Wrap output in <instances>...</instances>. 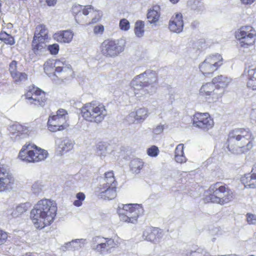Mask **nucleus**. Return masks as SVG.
I'll use <instances>...</instances> for the list:
<instances>
[{
	"label": "nucleus",
	"instance_id": "f257e3e1",
	"mask_svg": "<svg viewBox=\"0 0 256 256\" xmlns=\"http://www.w3.org/2000/svg\"><path fill=\"white\" fill-rule=\"evenodd\" d=\"M56 211L55 202L46 198L39 200L30 212L31 218L36 228L42 229L50 225L54 221Z\"/></svg>",
	"mask_w": 256,
	"mask_h": 256
},
{
	"label": "nucleus",
	"instance_id": "f03ea898",
	"mask_svg": "<svg viewBox=\"0 0 256 256\" xmlns=\"http://www.w3.org/2000/svg\"><path fill=\"white\" fill-rule=\"evenodd\" d=\"M252 136L248 128H236L231 130L227 140L228 150L236 154L246 152L252 148Z\"/></svg>",
	"mask_w": 256,
	"mask_h": 256
},
{
	"label": "nucleus",
	"instance_id": "7ed1b4c3",
	"mask_svg": "<svg viewBox=\"0 0 256 256\" xmlns=\"http://www.w3.org/2000/svg\"><path fill=\"white\" fill-rule=\"evenodd\" d=\"M157 80L156 72L150 70L136 76L131 82L134 94L140 97L154 93L156 90Z\"/></svg>",
	"mask_w": 256,
	"mask_h": 256
},
{
	"label": "nucleus",
	"instance_id": "20e7f679",
	"mask_svg": "<svg viewBox=\"0 0 256 256\" xmlns=\"http://www.w3.org/2000/svg\"><path fill=\"white\" fill-rule=\"evenodd\" d=\"M84 118L90 122L100 123L107 115L105 106L96 101H92L84 105L81 108Z\"/></svg>",
	"mask_w": 256,
	"mask_h": 256
},
{
	"label": "nucleus",
	"instance_id": "39448f33",
	"mask_svg": "<svg viewBox=\"0 0 256 256\" xmlns=\"http://www.w3.org/2000/svg\"><path fill=\"white\" fill-rule=\"evenodd\" d=\"M208 198L212 202L224 205L232 202L234 198V192L226 185L216 182L209 189Z\"/></svg>",
	"mask_w": 256,
	"mask_h": 256
},
{
	"label": "nucleus",
	"instance_id": "423d86ee",
	"mask_svg": "<svg viewBox=\"0 0 256 256\" xmlns=\"http://www.w3.org/2000/svg\"><path fill=\"white\" fill-rule=\"evenodd\" d=\"M48 156L46 150L34 144L26 143L19 152L18 157L26 163H36L44 160Z\"/></svg>",
	"mask_w": 256,
	"mask_h": 256
},
{
	"label": "nucleus",
	"instance_id": "0eeeda50",
	"mask_svg": "<svg viewBox=\"0 0 256 256\" xmlns=\"http://www.w3.org/2000/svg\"><path fill=\"white\" fill-rule=\"evenodd\" d=\"M68 114L64 109H60L56 112V115L50 116L48 122V128L49 130L55 132L66 128L68 124L67 120Z\"/></svg>",
	"mask_w": 256,
	"mask_h": 256
},
{
	"label": "nucleus",
	"instance_id": "6e6552de",
	"mask_svg": "<svg viewBox=\"0 0 256 256\" xmlns=\"http://www.w3.org/2000/svg\"><path fill=\"white\" fill-rule=\"evenodd\" d=\"M222 60L220 54L209 56L200 64L199 68L204 76H209L222 64Z\"/></svg>",
	"mask_w": 256,
	"mask_h": 256
},
{
	"label": "nucleus",
	"instance_id": "1a4fd4ad",
	"mask_svg": "<svg viewBox=\"0 0 256 256\" xmlns=\"http://www.w3.org/2000/svg\"><path fill=\"white\" fill-rule=\"evenodd\" d=\"M124 42L122 40H105L101 44L100 51L105 56L112 58L118 56L124 49Z\"/></svg>",
	"mask_w": 256,
	"mask_h": 256
},
{
	"label": "nucleus",
	"instance_id": "9d476101",
	"mask_svg": "<svg viewBox=\"0 0 256 256\" xmlns=\"http://www.w3.org/2000/svg\"><path fill=\"white\" fill-rule=\"evenodd\" d=\"M9 136L14 142L20 143L24 139L27 138L31 131L30 128L16 123L9 126Z\"/></svg>",
	"mask_w": 256,
	"mask_h": 256
},
{
	"label": "nucleus",
	"instance_id": "9b49d317",
	"mask_svg": "<svg viewBox=\"0 0 256 256\" xmlns=\"http://www.w3.org/2000/svg\"><path fill=\"white\" fill-rule=\"evenodd\" d=\"M192 125L204 132H207L213 128L214 122L208 113L196 112L193 116Z\"/></svg>",
	"mask_w": 256,
	"mask_h": 256
},
{
	"label": "nucleus",
	"instance_id": "f8f14e48",
	"mask_svg": "<svg viewBox=\"0 0 256 256\" xmlns=\"http://www.w3.org/2000/svg\"><path fill=\"white\" fill-rule=\"evenodd\" d=\"M236 37L240 40L242 45H251L254 43L256 32L250 26H242L236 32Z\"/></svg>",
	"mask_w": 256,
	"mask_h": 256
},
{
	"label": "nucleus",
	"instance_id": "ddd939ff",
	"mask_svg": "<svg viewBox=\"0 0 256 256\" xmlns=\"http://www.w3.org/2000/svg\"><path fill=\"white\" fill-rule=\"evenodd\" d=\"M26 98L30 104L44 106L46 100V94L40 89L32 86L30 87L28 90L25 94Z\"/></svg>",
	"mask_w": 256,
	"mask_h": 256
},
{
	"label": "nucleus",
	"instance_id": "4468645a",
	"mask_svg": "<svg viewBox=\"0 0 256 256\" xmlns=\"http://www.w3.org/2000/svg\"><path fill=\"white\" fill-rule=\"evenodd\" d=\"M218 93L216 87L212 82L203 84L200 90V94L206 96L210 102H216L222 97L220 94H218Z\"/></svg>",
	"mask_w": 256,
	"mask_h": 256
},
{
	"label": "nucleus",
	"instance_id": "2eb2a0df",
	"mask_svg": "<svg viewBox=\"0 0 256 256\" xmlns=\"http://www.w3.org/2000/svg\"><path fill=\"white\" fill-rule=\"evenodd\" d=\"M134 206L135 208H131L130 210H117L120 220L133 224L137 221L138 218L142 212V208L140 204H135Z\"/></svg>",
	"mask_w": 256,
	"mask_h": 256
},
{
	"label": "nucleus",
	"instance_id": "dca6fc26",
	"mask_svg": "<svg viewBox=\"0 0 256 256\" xmlns=\"http://www.w3.org/2000/svg\"><path fill=\"white\" fill-rule=\"evenodd\" d=\"M55 68V75L58 77L66 79L73 74L71 66L66 61L56 60L54 66Z\"/></svg>",
	"mask_w": 256,
	"mask_h": 256
},
{
	"label": "nucleus",
	"instance_id": "f3484780",
	"mask_svg": "<svg viewBox=\"0 0 256 256\" xmlns=\"http://www.w3.org/2000/svg\"><path fill=\"white\" fill-rule=\"evenodd\" d=\"M13 182V178L8 170L3 165L0 164V192L10 188Z\"/></svg>",
	"mask_w": 256,
	"mask_h": 256
},
{
	"label": "nucleus",
	"instance_id": "a211bd4d",
	"mask_svg": "<svg viewBox=\"0 0 256 256\" xmlns=\"http://www.w3.org/2000/svg\"><path fill=\"white\" fill-rule=\"evenodd\" d=\"M168 28L170 32L176 34L181 32L184 28V22L181 14H176L169 22Z\"/></svg>",
	"mask_w": 256,
	"mask_h": 256
},
{
	"label": "nucleus",
	"instance_id": "6ab92c4d",
	"mask_svg": "<svg viewBox=\"0 0 256 256\" xmlns=\"http://www.w3.org/2000/svg\"><path fill=\"white\" fill-rule=\"evenodd\" d=\"M212 82L218 89L219 92L218 94H220L222 96L225 92V88L230 82L231 79L226 76L220 75L214 78Z\"/></svg>",
	"mask_w": 256,
	"mask_h": 256
},
{
	"label": "nucleus",
	"instance_id": "aec40b11",
	"mask_svg": "<svg viewBox=\"0 0 256 256\" xmlns=\"http://www.w3.org/2000/svg\"><path fill=\"white\" fill-rule=\"evenodd\" d=\"M244 76L247 78V86L252 90H256V67L248 66L244 68Z\"/></svg>",
	"mask_w": 256,
	"mask_h": 256
},
{
	"label": "nucleus",
	"instance_id": "412c9836",
	"mask_svg": "<svg viewBox=\"0 0 256 256\" xmlns=\"http://www.w3.org/2000/svg\"><path fill=\"white\" fill-rule=\"evenodd\" d=\"M162 236L160 230L158 228H147L143 232L142 237L144 240L155 242H158Z\"/></svg>",
	"mask_w": 256,
	"mask_h": 256
},
{
	"label": "nucleus",
	"instance_id": "4be33fe9",
	"mask_svg": "<svg viewBox=\"0 0 256 256\" xmlns=\"http://www.w3.org/2000/svg\"><path fill=\"white\" fill-rule=\"evenodd\" d=\"M241 181L246 188H256V164L252 167L250 173L242 177Z\"/></svg>",
	"mask_w": 256,
	"mask_h": 256
},
{
	"label": "nucleus",
	"instance_id": "5701e85b",
	"mask_svg": "<svg viewBox=\"0 0 256 256\" xmlns=\"http://www.w3.org/2000/svg\"><path fill=\"white\" fill-rule=\"evenodd\" d=\"M116 186H100L98 196L104 200H112L116 196Z\"/></svg>",
	"mask_w": 256,
	"mask_h": 256
},
{
	"label": "nucleus",
	"instance_id": "b1692460",
	"mask_svg": "<svg viewBox=\"0 0 256 256\" xmlns=\"http://www.w3.org/2000/svg\"><path fill=\"white\" fill-rule=\"evenodd\" d=\"M115 244L114 240L104 238V240L100 242V244H98L96 246H92V247L94 250L98 252L103 254L104 252H108L112 248H114Z\"/></svg>",
	"mask_w": 256,
	"mask_h": 256
},
{
	"label": "nucleus",
	"instance_id": "393cba45",
	"mask_svg": "<svg viewBox=\"0 0 256 256\" xmlns=\"http://www.w3.org/2000/svg\"><path fill=\"white\" fill-rule=\"evenodd\" d=\"M82 12L84 16L90 14L94 16L91 22H90V24H94L98 22L102 16V12L100 10H94V8L91 5L82 6Z\"/></svg>",
	"mask_w": 256,
	"mask_h": 256
},
{
	"label": "nucleus",
	"instance_id": "a878e982",
	"mask_svg": "<svg viewBox=\"0 0 256 256\" xmlns=\"http://www.w3.org/2000/svg\"><path fill=\"white\" fill-rule=\"evenodd\" d=\"M86 242V239L84 238L74 240L62 246L61 250L63 251L78 250L84 246Z\"/></svg>",
	"mask_w": 256,
	"mask_h": 256
},
{
	"label": "nucleus",
	"instance_id": "bb28decb",
	"mask_svg": "<svg viewBox=\"0 0 256 256\" xmlns=\"http://www.w3.org/2000/svg\"><path fill=\"white\" fill-rule=\"evenodd\" d=\"M72 38L73 34L70 30L61 31L54 34V39L60 42L69 43Z\"/></svg>",
	"mask_w": 256,
	"mask_h": 256
},
{
	"label": "nucleus",
	"instance_id": "cd10ccee",
	"mask_svg": "<svg viewBox=\"0 0 256 256\" xmlns=\"http://www.w3.org/2000/svg\"><path fill=\"white\" fill-rule=\"evenodd\" d=\"M48 30L44 24H39L36 27L34 38L40 42H45L48 38Z\"/></svg>",
	"mask_w": 256,
	"mask_h": 256
},
{
	"label": "nucleus",
	"instance_id": "c85d7f7f",
	"mask_svg": "<svg viewBox=\"0 0 256 256\" xmlns=\"http://www.w3.org/2000/svg\"><path fill=\"white\" fill-rule=\"evenodd\" d=\"M45 42H40L34 38L32 42V50L34 52L36 55H40L46 51Z\"/></svg>",
	"mask_w": 256,
	"mask_h": 256
},
{
	"label": "nucleus",
	"instance_id": "c756f323",
	"mask_svg": "<svg viewBox=\"0 0 256 256\" xmlns=\"http://www.w3.org/2000/svg\"><path fill=\"white\" fill-rule=\"evenodd\" d=\"M57 142L58 144V150L60 153L70 150L74 146L72 142L66 138L64 140H60L59 142Z\"/></svg>",
	"mask_w": 256,
	"mask_h": 256
},
{
	"label": "nucleus",
	"instance_id": "7c9ffc66",
	"mask_svg": "<svg viewBox=\"0 0 256 256\" xmlns=\"http://www.w3.org/2000/svg\"><path fill=\"white\" fill-rule=\"evenodd\" d=\"M160 9L159 6H155L152 9L148 10L147 14V18L150 24L155 23L158 21L160 16Z\"/></svg>",
	"mask_w": 256,
	"mask_h": 256
},
{
	"label": "nucleus",
	"instance_id": "2f4dec72",
	"mask_svg": "<svg viewBox=\"0 0 256 256\" xmlns=\"http://www.w3.org/2000/svg\"><path fill=\"white\" fill-rule=\"evenodd\" d=\"M201 0H190L188 4L195 13L200 14L204 10V4L200 2Z\"/></svg>",
	"mask_w": 256,
	"mask_h": 256
},
{
	"label": "nucleus",
	"instance_id": "473e14b6",
	"mask_svg": "<svg viewBox=\"0 0 256 256\" xmlns=\"http://www.w3.org/2000/svg\"><path fill=\"white\" fill-rule=\"evenodd\" d=\"M117 182L114 176V174L112 171L108 172L105 173L104 179V183L100 186H116Z\"/></svg>",
	"mask_w": 256,
	"mask_h": 256
},
{
	"label": "nucleus",
	"instance_id": "72a5a7b5",
	"mask_svg": "<svg viewBox=\"0 0 256 256\" xmlns=\"http://www.w3.org/2000/svg\"><path fill=\"white\" fill-rule=\"evenodd\" d=\"M175 160L177 162L182 163L186 162V158L184 156V144H179L175 150Z\"/></svg>",
	"mask_w": 256,
	"mask_h": 256
},
{
	"label": "nucleus",
	"instance_id": "f704fd0d",
	"mask_svg": "<svg viewBox=\"0 0 256 256\" xmlns=\"http://www.w3.org/2000/svg\"><path fill=\"white\" fill-rule=\"evenodd\" d=\"M134 113L136 116V121L138 123L142 122L149 114L148 109L144 108L138 109Z\"/></svg>",
	"mask_w": 256,
	"mask_h": 256
},
{
	"label": "nucleus",
	"instance_id": "c9c22d12",
	"mask_svg": "<svg viewBox=\"0 0 256 256\" xmlns=\"http://www.w3.org/2000/svg\"><path fill=\"white\" fill-rule=\"evenodd\" d=\"M144 166V162L139 158H134L130 164V170L135 174H138Z\"/></svg>",
	"mask_w": 256,
	"mask_h": 256
},
{
	"label": "nucleus",
	"instance_id": "e433bc0d",
	"mask_svg": "<svg viewBox=\"0 0 256 256\" xmlns=\"http://www.w3.org/2000/svg\"><path fill=\"white\" fill-rule=\"evenodd\" d=\"M144 23L143 21L138 20L135 23L134 34L138 38L142 37L144 34Z\"/></svg>",
	"mask_w": 256,
	"mask_h": 256
},
{
	"label": "nucleus",
	"instance_id": "4c0bfd02",
	"mask_svg": "<svg viewBox=\"0 0 256 256\" xmlns=\"http://www.w3.org/2000/svg\"><path fill=\"white\" fill-rule=\"evenodd\" d=\"M0 40L7 44L13 45L15 43L14 37L4 32L0 33Z\"/></svg>",
	"mask_w": 256,
	"mask_h": 256
},
{
	"label": "nucleus",
	"instance_id": "58836bf2",
	"mask_svg": "<svg viewBox=\"0 0 256 256\" xmlns=\"http://www.w3.org/2000/svg\"><path fill=\"white\" fill-rule=\"evenodd\" d=\"M26 204H20L13 210L11 212V215L13 218H16L26 212Z\"/></svg>",
	"mask_w": 256,
	"mask_h": 256
},
{
	"label": "nucleus",
	"instance_id": "ea45409f",
	"mask_svg": "<svg viewBox=\"0 0 256 256\" xmlns=\"http://www.w3.org/2000/svg\"><path fill=\"white\" fill-rule=\"evenodd\" d=\"M82 9V6L80 4H74L72 8V12L74 16L75 20L78 24L80 22L79 20V16L81 15Z\"/></svg>",
	"mask_w": 256,
	"mask_h": 256
},
{
	"label": "nucleus",
	"instance_id": "a19ab883",
	"mask_svg": "<svg viewBox=\"0 0 256 256\" xmlns=\"http://www.w3.org/2000/svg\"><path fill=\"white\" fill-rule=\"evenodd\" d=\"M186 256H210V254L204 250L198 248L196 250L188 252Z\"/></svg>",
	"mask_w": 256,
	"mask_h": 256
},
{
	"label": "nucleus",
	"instance_id": "79ce46f5",
	"mask_svg": "<svg viewBox=\"0 0 256 256\" xmlns=\"http://www.w3.org/2000/svg\"><path fill=\"white\" fill-rule=\"evenodd\" d=\"M16 83H20L26 80L28 78L27 74L24 72H18L12 76Z\"/></svg>",
	"mask_w": 256,
	"mask_h": 256
},
{
	"label": "nucleus",
	"instance_id": "37998d69",
	"mask_svg": "<svg viewBox=\"0 0 256 256\" xmlns=\"http://www.w3.org/2000/svg\"><path fill=\"white\" fill-rule=\"evenodd\" d=\"M119 26L122 30L127 31L130 28V24L128 20L126 18L122 19L119 24Z\"/></svg>",
	"mask_w": 256,
	"mask_h": 256
},
{
	"label": "nucleus",
	"instance_id": "c03bdc74",
	"mask_svg": "<svg viewBox=\"0 0 256 256\" xmlns=\"http://www.w3.org/2000/svg\"><path fill=\"white\" fill-rule=\"evenodd\" d=\"M159 152L158 148L155 146H152L147 150L148 154L152 157L156 156Z\"/></svg>",
	"mask_w": 256,
	"mask_h": 256
},
{
	"label": "nucleus",
	"instance_id": "a18cd8bd",
	"mask_svg": "<svg viewBox=\"0 0 256 256\" xmlns=\"http://www.w3.org/2000/svg\"><path fill=\"white\" fill-rule=\"evenodd\" d=\"M47 49L52 54H56L59 50V46L57 44H54L48 46Z\"/></svg>",
	"mask_w": 256,
	"mask_h": 256
},
{
	"label": "nucleus",
	"instance_id": "49530a36",
	"mask_svg": "<svg viewBox=\"0 0 256 256\" xmlns=\"http://www.w3.org/2000/svg\"><path fill=\"white\" fill-rule=\"evenodd\" d=\"M96 154L100 156H104L106 155V148L102 144H100L98 145Z\"/></svg>",
	"mask_w": 256,
	"mask_h": 256
},
{
	"label": "nucleus",
	"instance_id": "de8ad7c7",
	"mask_svg": "<svg viewBox=\"0 0 256 256\" xmlns=\"http://www.w3.org/2000/svg\"><path fill=\"white\" fill-rule=\"evenodd\" d=\"M8 238V234L4 230L0 229V245L6 243Z\"/></svg>",
	"mask_w": 256,
	"mask_h": 256
},
{
	"label": "nucleus",
	"instance_id": "09e8293b",
	"mask_svg": "<svg viewBox=\"0 0 256 256\" xmlns=\"http://www.w3.org/2000/svg\"><path fill=\"white\" fill-rule=\"evenodd\" d=\"M16 64L17 62L15 60L12 61L10 64L9 70L12 76L18 72L16 70Z\"/></svg>",
	"mask_w": 256,
	"mask_h": 256
},
{
	"label": "nucleus",
	"instance_id": "8fccbe9b",
	"mask_svg": "<svg viewBox=\"0 0 256 256\" xmlns=\"http://www.w3.org/2000/svg\"><path fill=\"white\" fill-rule=\"evenodd\" d=\"M42 186L38 182L34 184L32 186L33 193L35 194H38L42 190Z\"/></svg>",
	"mask_w": 256,
	"mask_h": 256
},
{
	"label": "nucleus",
	"instance_id": "3c124183",
	"mask_svg": "<svg viewBox=\"0 0 256 256\" xmlns=\"http://www.w3.org/2000/svg\"><path fill=\"white\" fill-rule=\"evenodd\" d=\"M134 204H119L118 208L117 210H131V208H135V206H134Z\"/></svg>",
	"mask_w": 256,
	"mask_h": 256
},
{
	"label": "nucleus",
	"instance_id": "603ef678",
	"mask_svg": "<svg viewBox=\"0 0 256 256\" xmlns=\"http://www.w3.org/2000/svg\"><path fill=\"white\" fill-rule=\"evenodd\" d=\"M126 120L129 124H133L136 120V116L134 112H131L126 117Z\"/></svg>",
	"mask_w": 256,
	"mask_h": 256
},
{
	"label": "nucleus",
	"instance_id": "864d4df0",
	"mask_svg": "<svg viewBox=\"0 0 256 256\" xmlns=\"http://www.w3.org/2000/svg\"><path fill=\"white\" fill-rule=\"evenodd\" d=\"M164 126L163 124H158L156 126L155 128L153 129L152 132L154 134H160L162 133L164 131Z\"/></svg>",
	"mask_w": 256,
	"mask_h": 256
},
{
	"label": "nucleus",
	"instance_id": "5fc2aeb1",
	"mask_svg": "<svg viewBox=\"0 0 256 256\" xmlns=\"http://www.w3.org/2000/svg\"><path fill=\"white\" fill-rule=\"evenodd\" d=\"M41 3H45L48 6H54L56 5L57 0H40Z\"/></svg>",
	"mask_w": 256,
	"mask_h": 256
},
{
	"label": "nucleus",
	"instance_id": "6e6d98bb",
	"mask_svg": "<svg viewBox=\"0 0 256 256\" xmlns=\"http://www.w3.org/2000/svg\"><path fill=\"white\" fill-rule=\"evenodd\" d=\"M247 221L250 224H255L256 223V216L252 214H248Z\"/></svg>",
	"mask_w": 256,
	"mask_h": 256
},
{
	"label": "nucleus",
	"instance_id": "4d7b16f0",
	"mask_svg": "<svg viewBox=\"0 0 256 256\" xmlns=\"http://www.w3.org/2000/svg\"><path fill=\"white\" fill-rule=\"evenodd\" d=\"M104 30V27L102 25L97 26H94V32L95 34H102Z\"/></svg>",
	"mask_w": 256,
	"mask_h": 256
},
{
	"label": "nucleus",
	"instance_id": "13d9d810",
	"mask_svg": "<svg viewBox=\"0 0 256 256\" xmlns=\"http://www.w3.org/2000/svg\"><path fill=\"white\" fill-rule=\"evenodd\" d=\"M53 66L51 60L46 61L44 65V69L46 72L50 70V68H52Z\"/></svg>",
	"mask_w": 256,
	"mask_h": 256
},
{
	"label": "nucleus",
	"instance_id": "bf43d9fd",
	"mask_svg": "<svg viewBox=\"0 0 256 256\" xmlns=\"http://www.w3.org/2000/svg\"><path fill=\"white\" fill-rule=\"evenodd\" d=\"M104 238H100V236H94L92 239V242H93L92 246H96V244H100V242L104 241Z\"/></svg>",
	"mask_w": 256,
	"mask_h": 256
},
{
	"label": "nucleus",
	"instance_id": "052dcab7",
	"mask_svg": "<svg viewBox=\"0 0 256 256\" xmlns=\"http://www.w3.org/2000/svg\"><path fill=\"white\" fill-rule=\"evenodd\" d=\"M250 118L252 123L256 124V109L252 110Z\"/></svg>",
	"mask_w": 256,
	"mask_h": 256
},
{
	"label": "nucleus",
	"instance_id": "680f3d73",
	"mask_svg": "<svg viewBox=\"0 0 256 256\" xmlns=\"http://www.w3.org/2000/svg\"><path fill=\"white\" fill-rule=\"evenodd\" d=\"M78 200L82 202L85 199V195L83 192H78L76 195Z\"/></svg>",
	"mask_w": 256,
	"mask_h": 256
},
{
	"label": "nucleus",
	"instance_id": "e2e57ef3",
	"mask_svg": "<svg viewBox=\"0 0 256 256\" xmlns=\"http://www.w3.org/2000/svg\"><path fill=\"white\" fill-rule=\"evenodd\" d=\"M242 3L244 5H250L252 4L255 0H240Z\"/></svg>",
	"mask_w": 256,
	"mask_h": 256
},
{
	"label": "nucleus",
	"instance_id": "0e129e2a",
	"mask_svg": "<svg viewBox=\"0 0 256 256\" xmlns=\"http://www.w3.org/2000/svg\"><path fill=\"white\" fill-rule=\"evenodd\" d=\"M73 204L75 206H80L82 204V202L80 201V200H75Z\"/></svg>",
	"mask_w": 256,
	"mask_h": 256
},
{
	"label": "nucleus",
	"instance_id": "69168bd1",
	"mask_svg": "<svg viewBox=\"0 0 256 256\" xmlns=\"http://www.w3.org/2000/svg\"><path fill=\"white\" fill-rule=\"evenodd\" d=\"M199 25V22L197 20L194 21L192 22L191 26L193 28H197Z\"/></svg>",
	"mask_w": 256,
	"mask_h": 256
},
{
	"label": "nucleus",
	"instance_id": "338daca9",
	"mask_svg": "<svg viewBox=\"0 0 256 256\" xmlns=\"http://www.w3.org/2000/svg\"><path fill=\"white\" fill-rule=\"evenodd\" d=\"M170 1L174 4H176L177 2H178L179 0H170Z\"/></svg>",
	"mask_w": 256,
	"mask_h": 256
},
{
	"label": "nucleus",
	"instance_id": "774afa93",
	"mask_svg": "<svg viewBox=\"0 0 256 256\" xmlns=\"http://www.w3.org/2000/svg\"><path fill=\"white\" fill-rule=\"evenodd\" d=\"M228 256H238L236 254H228Z\"/></svg>",
	"mask_w": 256,
	"mask_h": 256
}]
</instances>
